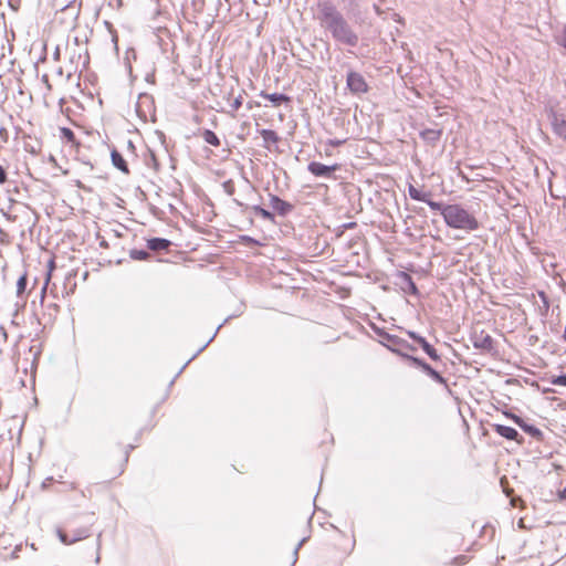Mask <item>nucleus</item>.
<instances>
[{
    "mask_svg": "<svg viewBox=\"0 0 566 566\" xmlns=\"http://www.w3.org/2000/svg\"><path fill=\"white\" fill-rule=\"evenodd\" d=\"M316 7V20L336 43L348 48L358 45V33L331 0H318Z\"/></svg>",
    "mask_w": 566,
    "mask_h": 566,
    "instance_id": "f257e3e1",
    "label": "nucleus"
},
{
    "mask_svg": "<svg viewBox=\"0 0 566 566\" xmlns=\"http://www.w3.org/2000/svg\"><path fill=\"white\" fill-rule=\"evenodd\" d=\"M443 220L452 229L475 231L479 229L478 219L460 205H447L443 209Z\"/></svg>",
    "mask_w": 566,
    "mask_h": 566,
    "instance_id": "f03ea898",
    "label": "nucleus"
},
{
    "mask_svg": "<svg viewBox=\"0 0 566 566\" xmlns=\"http://www.w3.org/2000/svg\"><path fill=\"white\" fill-rule=\"evenodd\" d=\"M66 53L69 54V62H70L71 69L74 72L82 73L88 67L90 55H88V48L85 44V41H82L81 44L77 45V48H73L71 45V42H67Z\"/></svg>",
    "mask_w": 566,
    "mask_h": 566,
    "instance_id": "7ed1b4c3",
    "label": "nucleus"
},
{
    "mask_svg": "<svg viewBox=\"0 0 566 566\" xmlns=\"http://www.w3.org/2000/svg\"><path fill=\"white\" fill-rule=\"evenodd\" d=\"M377 334L382 338L381 344L386 346L392 353L399 355L403 359H406L405 355H408L405 350L415 352V346L410 345L407 340L391 335L385 331L378 329Z\"/></svg>",
    "mask_w": 566,
    "mask_h": 566,
    "instance_id": "20e7f679",
    "label": "nucleus"
},
{
    "mask_svg": "<svg viewBox=\"0 0 566 566\" xmlns=\"http://www.w3.org/2000/svg\"><path fill=\"white\" fill-rule=\"evenodd\" d=\"M470 339L475 349L484 353L495 352V342L492 336L482 329L479 325L472 328Z\"/></svg>",
    "mask_w": 566,
    "mask_h": 566,
    "instance_id": "39448f33",
    "label": "nucleus"
},
{
    "mask_svg": "<svg viewBox=\"0 0 566 566\" xmlns=\"http://www.w3.org/2000/svg\"><path fill=\"white\" fill-rule=\"evenodd\" d=\"M56 534L63 544L71 545L81 539L90 537L91 536V525L80 526L77 528H72L70 531H64L62 528H57Z\"/></svg>",
    "mask_w": 566,
    "mask_h": 566,
    "instance_id": "423d86ee",
    "label": "nucleus"
},
{
    "mask_svg": "<svg viewBox=\"0 0 566 566\" xmlns=\"http://www.w3.org/2000/svg\"><path fill=\"white\" fill-rule=\"evenodd\" d=\"M406 359L409 360L413 366L420 368L428 377H430L433 381L442 385L447 390H449V385L447 379L434 368H432L428 363L423 359L412 356L405 355Z\"/></svg>",
    "mask_w": 566,
    "mask_h": 566,
    "instance_id": "0eeeda50",
    "label": "nucleus"
},
{
    "mask_svg": "<svg viewBox=\"0 0 566 566\" xmlns=\"http://www.w3.org/2000/svg\"><path fill=\"white\" fill-rule=\"evenodd\" d=\"M346 86L349 92L355 95L365 94L369 90L365 77L360 73L352 70L347 73Z\"/></svg>",
    "mask_w": 566,
    "mask_h": 566,
    "instance_id": "6e6552de",
    "label": "nucleus"
},
{
    "mask_svg": "<svg viewBox=\"0 0 566 566\" xmlns=\"http://www.w3.org/2000/svg\"><path fill=\"white\" fill-rule=\"evenodd\" d=\"M338 169H339L338 164L327 166V165H324L318 161H311L307 165V170L315 177H321V178H332L333 174Z\"/></svg>",
    "mask_w": 566,
    "mask_h": 566,
    "instance_id": "1a4fd4ad",
    "label": "nucleus"
},
{
    "mask_svg": "<svg viewBox=\"0 0 566 566\" xmlns=\"http://www.w3.org/2000/svg\"><path fill=\"white\" fill-rule=\"evenodd\" d=\"M270 205L282 217L287 216L293 210V205L275 195L270 196Z\"/></svg>",
    "mask_w": 566,
    "mask_h": 566,
    "instance_id": "9d476101",
    "label": "nucleus"
},
{
    "mask_svg": "<svg viewBox=\"0 0 566 566\" xmlns=\"http://www.w3.org/2000/svg\"><path fill=\"white\" fill-rule=\"evenodd\" d=\"M551 124L554 133L566 142V119L563 115L553 113Z\"/></svg>",
    "mask_w": 566,
    "mask_h": 566,
    "instance_id": "9b49d317",
    "label": "nucleus"
},
{
    "mask_svg": "<svg viewBox=\"0 0 566 566\" xmlns=\"http://www.w3.org/2000/svg\"><path fill=\"white\" fill-rule=\"evenodd\" d=\"M80 11H81V4L70 3V4L65 6L61 10V14L63 15V21L67 22L70 25H73L74 22L78 18Z\"/></svg>",
    "mask_w": 566,
    "mask_h": 566,
    "instance_id": "f8f14e48",
    "label": "nucleus"
},
{
    "mask_svg": "<svg viewBox=\"0 0 566 566\" xmlns=\"http://www.w3.org/2000/svg\"><path fill=\"white\" fill-rule=\"evenodd\" d=\"M442 129L439 127L426 128L420 132V137L429 145L434 146L442 136Z\"/></svg>",
    "mask_w": 566,
    "mask_h": 566,
    "instance_id": "ddd939ff",
    "label": "nucleus"
},
{
    "mask_svg": "<svg viewBox=\"0 0 566 566\" xmlns=\"http://www.w3.org/2000/svg\"><path fill=\"white\" fill-rule=\"evenodd\" d=\"M171 245V241L164 238H151L147 240V248L151 251H167Z\"/></svg>",
    "mask_w": 566,
    "mask_h": 566,
    "instance_id": "4468645a",
    "label": "nucleus"
},
{
    "mask_svg": "<svg viewBox=\"0 0 566 566\" xmlns=\"http://www.w3.org/2000/svg\"><path fill=\"white\" fill-rule=\"evenodd\" d=\"M260 96L270 101L274 106L291 102V97L282 93H266L262 91Z\"/></svg>",
    "mask_w": 566,
    "mask_h": 566,
    "instance_id": "2eb2a0df",
    "label": "nucleus"
},
{
    "mask_svg": "<svg viewBox=\"0 0 566 566\" xmlns=\"http://www.w3.org/2000/svg\"><path fill=\"white\" fill-rule=\"evenodd\" d=\"M494 431L501 437L506 438L509 440L517 441V438L520 436L516 429L504 424H494Z\"/></svg>",
    "mask_w": 566,
    "mask_h": 566,
    "instance_id": "dca6fc26",
    "label": "nucleus"
},
{
    "mask_svg": "<svg viewBox=\"0 0 566 566\" xmlns=\"http://www.w3.org/2000/svg\"><path fill=\"white\" fill-rule=\"evenodd\" d=\"M111 158L113 165L124 174H129L128 165L122 154L116 149H113L111 153Z\"/></svg>",
    "mask_w": 566,
    "mask_h": 566,
    "instance_id": "f3484780",
    "label": "nucleus"
},
{
    "mask_svg": "<svg viewBox=\"0 0 566 566\" xmlns=\"http://www.w3.org/2000/svg\"><path fill=\"white\" fill-rule=\"evenodd\" d=\"M418 345L432 360L438 361L441 359V356L438 354L437 349L430 343H428L424 337L423 339H420Z\"/></svg>",
    "mask_w": 566,
    "mask_h": 566,
    "instance_id": "a211bd4d",
    "label": "nucleus"
},
{
    "mask_svg": "<svg viewBox=\"0 0 566 566\" xmlns=\"http://www.w3.org/2000/svg\"><path fill=\"white\" fill-rule=\"evenodd\" d=\"M260 134L263 138L264 147L266 148H269L271 144H276L280 139L277 134L272 129H262Z\"/></svg>",
    "mask_w": 566,
    "mask_h": 566,
    "instance_id": "6ab92c4d",
    "label": "nucleus"
},
{
    "mask_svg": "<svg viewBox=\"0 0 566 566\" xmlns=\"http://www.w3.org/2000/svg\"><path fill=\"white\" fill-rule=\"evenodd\" d=\"M203 140L214 147L220 146L219 137L210 129H205L201 134Z\"/></svg>",
    "mask_w": 566,
    "mask_h": 566,
    "instance_id": "aec40b11",
    "label": "nucleus"
},
{
    "mask_svg": "<svg viewBox=\"0 0 566 566\" xmlns=\"http://www.w3.org/2000/svg\"><path fill=\"white\" fill-rule=\"evenodd\" d=\"M129 256L136 261H145L150 258V253L147 250L133 249L129 251Z\"/></svg>",
    "mask_w": 566,
    "mask_h": 566,
    "instance_id": "412c9836",
    "label": "nucleus"
},
{
    "mask_svg": "<svg viewBox=\"0 0 566 566\" xmlns=\"http://www.w3.org/2000/svg\"><path fill=\"white\" fill-rule=\"evenodd\" d=\"M252 210L263 219L274 221V214L271 211L262 208L261 206H253Z\"/></svg>",
    "mask_w": 566,
    "mask_h": 566,
    "instance_id": "4be33fe9",
    "label": "nucleus"
},
{
    "mask_svg": "<svg viewBox=\"0 0 566 566\" xmlns=\"http://www.w3.org/2000/svg\"><path fill=\"white\" fill-rule=\"evenodd\" d=\"M408 192H409L410 198L413 200H417V201L426 200V197L428 195V193L421 192L420 190L415 188L412 185L409 186Z\"/></svg>",
    "mask_w": 566,
    "mask_h": 566,
    "instance_id": "5701e85b",
    "label": "nucleus"
},
{
    "mask_svg": "<svg viewBox=\"0 0 566 566\" xmlns=\"http://www.w3.org/2000/svg\"><path fill=\"white\" fill-rule=\"evenodd\" d=\"M27 284H28V277H27V274H23L18 279V282H17V295L19 297H21L22 294L25 292Z\"/></svg>",
    "mask_w": 566,
    "mask_h": 566,
    "instance_id": "b1692460",
    "label": "nucleus"
},
{
    "mask_svg": "<svg viewBox=\"0 0 566 566\" xmlns=\"http://www.w3.org/2000/svg\"><path fill=\"white\" fill-rule=\"evenodd\" d=\"M422 202H426L432 210L440 211L443 216V209H446L443 203L429 199V195H427L426 200H422Z\"/></svg>",
    "mask_w": 566,
    "mask_h": 566,
    "instance_id": "393cba45",
    "label": "nucleus"
},
{
    "mask_svg": "<svg viewBox=\"0 0 566 566\" xmlns=\"http://www.w3.org/2000/svg\"><path fill=\"white\" fill-rule=\"evenodd\" d=\"M538 295H539V297L542 300V303H543V305L538 306L541 315L543 316L544 315L543 311L547 312L548 308H549V302H548V298H547V296L545 295V293L543 291H538Z\"/></svg>",
    "mask_w": 566,
    "mask_h": 566,
    "instance_id": "a878e982",
    "label": "nucleus"
},
{
    "mask_svg": "<svg viewBox=\"0 0 566 566\" xmlns=\"http://www.w3.org/2000/svg\"><path fill=\"white\" fill-rule=\"evenodd\" d=\"M557 560V557L552 555L549 557H545L543 558V560H541V563L537 565V563L533 559V566H554V564L556 563Z\"/></svg>",
    "mask_w": 566,
    "mask_h": 566,
    "instance_id": "bb28decb",
    "label": "nucleus"
},
{
    "mask_svg": "<svg viewBox=\"0 0 566 566\" xmlns=\"http://www.w3.org/2000/svg\"><path fill=\"white\" fill-rule=\"evenodd\" d=\"M551 384L556 386H564L566 387V374H560L557 376H552Z\"/></svg>",
    "mask_w": 566,
    "mask_h": 566,
    "instance_id": "cd10ccee",
    "label": "nucleus"
},
{
    "mask_svg": "<svg viewBox=\"0 0 566 566\" xmlns=\"http://www.w3.org/2000/svg\"><path fill=\"white\" fill-rule=\"evenodd\" d=\"M61 134H62V137L67 139L69 142H73L75 138L73 130L67 127L61 128Z\"/></svg>",
    "mask_w": 566,
    "mask_h": 566,
    "instance_id": "c85d7f7f",
    "label": "nucleus"
},
{
    "mask_svg": "<svg viewBox=\"0 0 566 566\" xmlns=\"http://www.w3.org/2000/svg\"><path fill=\"white\" fill-rule=\"evenodd\" d=\"M402 275H403L405 280L408 282V284H409L410 292L412 294H417L418 289H417L415 282L412 281V277L409 274H407V273H402Z\"/></svg>",
    "mask_w": 566,
    "mask_h": 566,
    "instance_id": "c756f323",
    "label": "nucleus"
},
{
    "mask_svg": "<svg viewBox=\"0 0 566 566\" xmlns=\"http://www.w3.org/2000/svg\"><path fill=\"white\" fill-rule=\"evenodd\" d=\"M306 537L302 538L297 545L295 546L294 551H293V563H292V566L296 563L297 558H298V551L300 548L303 546V544L306 542Z\"/></svg>",
    "mask_w": 566,
    "mask_h": 566,
    "instance_id": "7c9ffc66",
    "label": "nucleus"
},
{
    "mask_svg": "<svg viewBox=\"0 0 566 566\" xmlns=\"http://www.w3.org/2000/svg\"><path fill=\"white\" fill-rule=\"evenodd\" d=\"M240 239H241V242H243L247 245H259L260 244V242L258 240H255L254 238L249 237V235H241Z\"/></svg>",
    "mask_w": 566,
    "mask_h": 566,
    "instance_id": "2f4dec72",
    "label": "nucleus"
},
{
    "mask_svg": "<svg viewBox=\"0 0 566 566\" xmlns=\"http://www.w3.org/2000/svg\"><path fill=\"white\" fill-rule=\"evenodd\" d=\"M242 103H243V98L241 95H239L238 97H235L233 99V102L231 103V111L232 112H237L241 106H242Z\"/></svg>",
    "mask_w": 566,
    "mask_h": 566,
    "instance_id": "473e14b6",
    "label": "nucleus"
},
{
    "mask_svg": "<svg viewBox=\"0 0 566 566\" xmlns=\"http://www.w3.org/2000/svg\"><path fill=\"white\" fill-rule=\"evenodd\" d=\"M544 440V433L536 427L533 426V443L535 441H543Z\"/></svg>",
    "mask_w": 566,
    "mask_h": 566,
    "instance_id": "72a5a7b5",
    "label": "nucleus"
},
{
    "mask_svg": "<svg viewBox=\"0 0 566 566\" xmlns=\"http://www.w3.org/2000/svg\"><path fill=\"white\" fill-rule=\"evenodd\" d=\"M222 186H223L224 191L229 196H232L234 193V185H233L232 180L224 181Z\"/></svg>",
    "mask_w": 566,
    "mask_h": 566,
    "instance_id": "f704fd0d",
    "label": "nucleus"
},
{
    "mask_svg": "<svg viewBox=\"0 0 566 566\" xmlns=\"http://www.w3.org/2000/svg\"><path fill=\"white\" fill-rule=\"evenodd\" d=\"M516 423L527 433H531V424L523 422L518 417H514Z\"/></svg>",
    "mask_w": 566,
    "mask_h": 566,
    "instance_id": "c9c22d12",
    "label": "nucleus"
},
{
    "mask_svg": "<svg viewBox=\"0 0 566 566\" xmlns=\"http://www.w3.org/2000/svg\"><path fill=\"white\" fill-rule=\"evenodd\" d=\"M407 335L412 339L415 340L417 344L420 343V339H423V337L421 335H419L418 333L413 332V331H407Z\"/></svg>",
    "mask_w": 566,
    "mask_h": 566,
    "instance_id": "e433bc0d",
    "label": "nucleus"
},
{
    "mask_svg": "<svg viewBox=\"0 0 566 566\" xmlns=\"http://www.w3.org/2000/svg\"><path fill=\"white\" fill-rule=\"evenodd\" d=\"M407 335L412 339L415 340L417 344L420 343V339H423V337L421 335H419L418 333L413 332V331H407Z\"/></svg>",
    "mask_w": 566,
    "mask_h": 566,
    "instance_id": "4c0bfd02",
    "label": "nucleus"
},
{
    "mask_svg": "<svg viewBox=\"0 0 566 566\" xmlns=\"http://www.w3.org/2000/svg\"><path fill=\"white\" fill-rule=\"evenodd\" d=\"M8 180L7 171L6 169L0 165V185L6 184Z\"/></svg>",
    "mask_w": 566,
    "mask_h": 566,
    "instance_id": "58836bf2",
    "label": "nucleus"
},
{
    "mask_svg": "<svg viewBox=\"0 0 566 566\" xmlns=\"http://www.w3.org/2000/svg\"><path fill=\"white\" fill-rule=\"evenodd\" d=\"M101 537H102V533H99L97 535V541H96V547H97V556L95 558V563L98 564L99 560H101V556H99V549H101Z\"/></svg>",
    "mask_w": 566,
    "mask_h": 566,
    "instance_id": "ea45409f",
    "label": "nucleus"
},
{
    "mask_svg": "<svg viewBox=\"0 0 566 566\" xmlns=\"http://www.w3.org/2000/svg\"><path fill=\"white\" fill-rule=\"evenodd\" d=\"M535 377V373L533 371V382H532V386H533V389L536 388L537 390H542L543 392H546L548 391V389L542 387L536 379H534Z\"/></svg>",
    "mask_w": 566,
    "mask_h": 566,
    "instance_id": "a19ab883",
    "label": "nucleus"
},
{
    "mask_svg": "<svg viewBox=\"0 0 566 566\" xmlns=\"http://www.w3.org/2000/svg\"><path fill=\"white\" fill-rule=\"evenodd\" d=\"M345 143V139H329L327 144L332 147H338Z\"/></svg>",
    "mask_w": 566,
    "mask_h": 566,
    "instance_id": "79ce46f5",
    "label": "nucleus"
},
{
    "mask_svg": "<svg viewBox=\"0 0 566 566\" xmlns=\"http://www.w3.org/2000/svg\"><path fill=\"white\" fill-rule=\"evenodd\" d=\"M556 496L559 501L566 502V486L563 490H558Z\"/></svg>",
    "mask_w": 566,
    "mask_h": 566,
    "instance_id": "37998d69",
    "label": "nucleus"
},
{
    "mask_svg": "<svg viewBox=\"0 0 566 566\" xmlns=\"http://www.w3.org/2000/svg\"><path fill=\"white\" fill-rule=\"evenodd\" d=\"M82 41H85V44L87 45V39L86 38L85 39H81L78 36H74L73 38V42L71 43V45L73 48H77V45H80Z\"/></svg>",
    "mask_w": 566,
    "mask_h": 566,
    "instance_id": "c03bdc74",
    "label": "nucleus"
},
{
    "mask_svg": "<svg viewBox=\"0 0 566 566\" xmlns=\"http://www.w3.org/2000/svg\"><path fill=\"white\" fill-rule=\"evenodd\" d=\"M534 453H536V450L533 449V454ZM537 453H538V457H546L548 454H552V451L547 447H545L544 450H538Z\"/></svg>",
    "mask_w": 566,
    "mask_h": 566,
    "instance_id": "a18cd8bd",
    "label": "nucleus"
},
{
    "mask_svg": "<svg viewBox=\"0 0 566 566\" xmlns=\"http://www.w3.org/2000/svg\"><path fill=\"white\" fill-rule=\"evenodd\" d=\"M355 227H356V222H348V223L343 224L344 229H353Z\"/></svg>",
    "mask_w": 566,
    "mask_h": 566,
    "instance_id": "49530a36",
    "label": "nucleus"
},
{
    "mask_svg": "<svg viewBox=\"0 0 566 566\" xmlns=\"http://www.w3.org/2000/svg\"><path fill=\"white\" fill-rule=\"evenodd\" d=\"M49 280H50V274H48V277H46L45 284H44V286L42 287V291H41L42 297H43V296H44V294H45L46 285H48Z\"/></svg>",
    "mask_w": 566,
    "mask_h": 566,
    "instance_id": "de8ad7c7",
    "label": "nucleus"
},
{
    "mask_svg": "<svg viewBox=\"0 0 566 566\" xmlns=\"http://www.w3.org/2000/svg\"><path fill=\"white\" fill-rule=\"evenodd\" d=\"M517 502H522V500H521L520 497H512V499H511V504H512L513 506H516V505H517Z\"/></svg>",
    "mask_w": 566,
    "mask_h": 566,
    "instance_id": "09e8293b",
    "label": "nucleus"
},
{
    "mask_svg": "<svg viewBox=\"0 0 566 566\" xmlns=\"http://www.w3.org/2000/svg\"><path fill=\"white\" fill-rule=\"evenodd\" d=\"M53 56L55 60L60 59V48L59 46L55 49Z\"/></svg>",
    "mask_w": 566,
    "mask_h": 566,
    "instance_id": "8fccbe9b",
    "label": "nucleus"
},
{
    "mask_svg": "<svg viewBox=\"0 0 566 566\" xmlns=\"http://www.w3.org/2000/svg\"><path fill=\"white\" fill-rule=\"evenodd\" d=\"M518 527H520V528H526V526H525V524H524V518H523V517H521V518L518 520Z\"/></svg>",
    "mask_w": 566,
    "mask_h": 566,
    "instance_id": "3c124183",
    "label": "nucleus"
},
{
    "mask_svg": "<svg viewBox=\"0 0 566 566\" xmlns=\"http://www.w3.org/2000/svg\"><path fill=\"white\" fill-rule=\"evenodd\" d=\"M9 6H10L13 10H15V11L19 9V6H18V4H14V3L12 2V0H9Z\"/></svg>",
    "mask_w": 566,
    "mask_h": 566,
    "instance_id": "603ef678",
    "label": "nucleus"
},
{
    "mask_svg": "<svg viewBox=\"0 0 566 566\" xmlns=\"http://www.w3.org/2000/svg\"><path fill=\"white\" fill-rule=\"evenodd\" d=\"M212 339H213V336H212L211 338H209V340L207 342V344H206V345H203V346L199 349V352L203 350V349L208 346V344H209L210 342H212Z\"/></svg>",
    "mask_w": 566,
    "mask_h": 566,
    "instance_id": "864d4df0",
    "label": "nucleus"
},
{
    "mask_svg": "<svg viewBox=\"0 0 566 566\" xmlns=\"http://www.w3.org/2000/svg\"><path fill=\"white\" fill-rule=\"evenodd\" d=\"M535 360H538V361H539V360H541V358H539V357H534V356H533V363H532V366H533V367H534V366H536V361H535Z\"/></svg>",
    "mask_w": 566,
    "mask_h": 566,
    "instance_id": "5fc2aeb1",
    "label": "nucleus"
},
{
    "mask_svg": "<svg viewBox=\"0 0 566 566\" xmlns=\"http://www.w3.org/2000/svg\"><path fill=\"white\" fill-rule=\"evenodd\" d=\"M0 333L2 334V336H3L4 338L7 337V333H6V331H4V328H3V327H0Z\"/></svg>",
    "mask_w": 566,
    "mask_h": 566,
    "instance_id": "6e6d98bb",
    "label": "nucleus"
},
{
    "mask_svg": "<svg viewBox=\"0 0 566 566\" xmlns=\"http://www.w3.org/2000/svg\"><path fill=\"white\" fill-rule=\"evenodd\" d=\"M234 202H235L238 206H242V203H241L239 200H237V199H234Z\"/></svg>",
    "mask_w": 566,
    "mask_h": 566,
    "instance_id": "4d7b16f0",
    "label": "nucleus"
},
{
    "mask_svg": "<svg viewBox=\"0 0 566 566\" xmlns=\"http://www.w3.org/2000/svg\"><path fill=\"white\" fill-rule=\"evenodd\" d=\"M562 45H563L564 48H566V38L563 40Z\"/></svg>",
    "mask_w": 566,
    "mask_h": 566,
    "instance_id": "13d9d810",
    "label": "nucleus"
},
{
    "mask_svg": "<svg viewBox=\"0 0 566 566\" xmlns=\"http://www.w3.org/2000/svg\"><path fill=\"white\" fill-rule=\"evenodd\" d=\"M532 339H533V343H535L537 340V337L533 335Z\"/></svg>",
    "mask_w": 566,
    "mask_h": 566,
    "instance_id": "bf43d9fd",
    "label": "nucleus"
},
{
    "mask_svg": "<svg viewBox=\"0 0 566 566\" xmlns=\"http://www.w3.org/2000/svg\"><path fill=\"white\" fill-rule=\"evenodd\" d=\"M30 151H31V153H33V154H35V150H34V148H33V147H30Z\"/></svg>",
    "mask_w": 566,
    "mask_h": 566,
    "instance_id": "052dcab7",
    "label": "nucleus"
},
{
    "mask_svg": "<svg viewBox=\"0 0 566 566\" xmlns=\"http://www.w3.org/2000/svg\"><path fill=\"white\" fill-rule=\"evenodd\" d=\"M30 151H31V153H33V154H35V150H34V148H33V147H30Z\"/></svg>",
    "mask_w": 566,
    "mask_h": 566,
    "instance_id": "680f3d73",
    "label": "nucleus"
},
{
    "mask_svg": "<svg viewBox=\"0 0 566 566\" xmlns=\"http://www.w3.org/2000/svg\"><path fill=\"white\" fill-rule=\"evenodd\" d=\"M154 1H155L156 3H158V2H159V0H154Z\"/></svg>",
    "mask_w": 566,
    "mask_h": 566,
    "instance_id": "e2e57ef3",
    "label": "nucleus"
}]
</instances>
